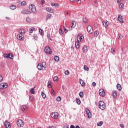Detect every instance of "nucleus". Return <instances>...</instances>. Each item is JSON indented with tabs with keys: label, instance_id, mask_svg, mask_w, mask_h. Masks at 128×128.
Listing matches in <instances>:
<instances>
[{
	"label": "nucleus",
	"instance_id": "nucleus-1",
	"mask_svg": "<svg viewBox=\"0 0 128 128\" xmlns=\"http://www.w3.org/2000/svg\"><path fill=\"white\" fill-rule=\"evenodd\" d=\"M20 33L17 35V38L19 40H24V35H22V34L26 32V30L24 29L20 30Z\"/></svg>",
	"mask_w": 128,
	"mask_h": 128
},
{
	"label": "nucleus",
	"instance_id": "nucleus-2",
	"mask_svg": "<svg viewBox=\"0 0 128 128\" xmlns=\"http://www.w3.org/2000/svg\"><path fill=\"white\" fill-rule=\"evenodd\" d=\"M98 108H100V110H104L106 108V104H104V101L102 100L99 101Z\"/></svg>",
	"mask_w": 128,
	"mask_h": 128
},
{
	"label": "nucleus",
	"instance_id": "nucleus-3",
	"mask_svg": "<svg viewBox=\"0 0 128 128\" xmlns=\"http://www.w3.org/2000/svg\"><path fill=\"white\" fill-rule=\"evenodd\" d=\"M42 68H46V62H42V64H38V70H42Z\"/></svg>",
	"mask_w": 128,
	"mask_h": 128
},
{
	"label": "nucleus",
	"instance_id": "nucleus-4",
	"mask_svg": "<svg viewBox=\"0 0 128 128\" xmlns=\"http://www.w3.org/2000/svg\"><path fill=\"white\" fill-rule=\"evenodd\" d=\"M50 116L52 118H54V120H58V116H60L58 112H54L50 114Z\"/></svg>",
	"mask_w": 128,
	"mask_h": 128
},
{
	"label": "nucleus",
	"instance_id": "nucleus-5",
	"mask_svg": "<svg viewBox=\"0 0 128 128\" xmlns=\"http://www.w3.org/2000/svg\"><path fill=\"white\" fill-rule=\"evenodd\" d=\"M4 56L5 58H10V60L14 59V55L12 53L4 54Z\"/></svg>",
	"mask_w": 128,
	"mask_h": 128
},
{
	"label": "nucleus",
	"instance_id": "nucleus-6",
	"mask_svg": "<svg viewBox=\"0 0 128 128\" xmlns=\"http://www.w3.org/2000/svg\"><path fill=\"white\" fill-rule=\"evenodd\" d=\"M30 10H32V12L33 14H36V6L34 4H32L30 6H29Z\"/></svg>",
	"mask_w": 128,
	"mask_h": 128
},
{
	"label": "nucleus",
	"instance_id": "nucleus-7",
	"mask_svg": "<svg viewBox=\"0 0 128 128\" xmlns=\"http://www.w3.org/2000/svg\"><path fill=\"white\" fill-rule=\"evenodd\" d=\"M44 52L46 54H52V49L50 46H46L44 48Z\"/></svg>",
	"mask_w": 128,
	"mask_h": 128
},
{
	"label": "nucleus",
	"instance_id": "nucleus-8",
	"mask_svg": "<svg viewBox=\"0 0 128 128\" xmlns=\"http://www.w3.org/2000/svg\"><path fill=\"white\" fill-rule=\"evenodd\" d=\"M16 124L18 126H20V128H22V126H24V122H22V120H18L16 122Z\"/></svg>",
	"mask_w": 128,
	"mask_h": 128
},
{
	"label": "nucleus",
	"instance_id": "nucleus-9",
	"mask_svg": "<svg viewBox=\"0 0 128 128\" xmlns=\"http://www.w3.org/2000/svg\"><path fill=\"white\" fill-rule=\"evenodd\" d=\"M85 110L86 114L88 116V118H92V113H90V110L88 108H86Z\"/></svg>",
	"mask_w": 128,
	"mask_h": 128
},
{
	"label": "nucleus",
	"instance_id": "nucleus-10",
	"mask_svg": "<svg viewBox=\"0 0 128 128\" xmlns=\"http://www.w3.org/2000/svg\"><path fill=\"white\" fill-rule=\"evenodd\" d=\"M4 126L5 128H12V126H10V122H8V120H6L4 122Z\"/></svg>",
	"mask_w": 128,
	"mask_h": 128
},
{
	"label": "nucleus",
	"instance_id": "nucleus-11",
	"mask_svg": "<svg viewBox=\"0 0 128 128\" xmlns=\"http://www.w3.org/2000/svg\"><path fill=\"white\" fill-rule=\"evenodd\" d=\"M87 30L89 34H92V32H94V30L92 29V26H87Z\"/></svg>",
	"mask_w": 128,
	"mask_h": 128
},
{
	"label": "nucleus",
	"instance_id": "nucleus-12",
	"mask_svg": "<svg viewBox=\"0 0 128 128\" xmlns=\"http://www.w3.org/2000/svg\"><path fill=\"white\" fill-rule=\"evenodd\" d=\"M77 42H82L84 40V36L82 35L78 34L76 37Z\"/></svg>",
	"mask_w": 128,
	"mask_h": 128
},
{
	"label": "nucleus",
	"instance_id": "nucleus-13",
	"mask_svg": "<svg viewBox=\"0 0 128 128\" xmlns=\"http://www.w3.org/2000/svg\"><path fill=\"white\" fill-rule=\"evenodd\" d=\"M8 88V84L6 83H1L0 84V89L6 88Z\"/></svg>",
	"mask_w": 128,
	"mask_h": 128
},
{
	"label": "nucleus",
	"instance_id": "nucleus-14",
	"mask_svg": "<svg viewBox=\"0 0 128 128\" xmlns=\"http://www.w3.org/2000/svg\"><path fill=\"white\" fill-rule=\"evenodd\" d=\"M21 14H32V12L28 11L27 10H23Z\"/></svg>",
	"mask_w": 128,
	"mask_h": 128
},
{
	"label": "nucleus",
	"instance_id": "nucleus-15",
	"mask_svg": "<svg viewBox=\"0 0 128 128\" xmlns=\"http://www.w3.org/2000/svg\"><path fill=\"white\" fill-rule=\"evenodd\" d=\"M99 94L100 96H104L106 93L104 92V90L102 89H100L99 90Z\"/></svg>",
	"mask_w": 128,
	"mask_h": 128
},
{
	"label": "nucleus",
	"instance_id": "nucleus-16",
	"mask_svg": "<svg viewBox=\"0 0 128 128\" xmlns=\"http://www.w3.org/2000/svg\"><path fill=\"white\" fill-rule=\"evenodd\" d=\"M102 24L104 28H106L108 26V24H110V22H108V20L104 21L102 22Z\"/></svg>",
	"mask_w": 128,
	"mask_h": 128
},
{
	"label": "nucleus",
	"instance_id": "nucleus-17",
	"mask_svg": "<svg viewBox=\"0 0 128 128\" xmlns=\"http://www.w3.org/2000/svg\"><path fill=\"white\" fill-rule=\"evenodd\" d=\"M28 108V106L24 104L22 106H21L20 110H22V112H25L26 110Z\"/></svg>",
	"mask_w": 128,
	"mask_h": 128
},
{
	"label": "nucleus",
	"instance_id": "nucleus-18",
	"mask_svg": "<svg viewBox=\"0 0 128 128\" xmlns=\"http://www.w3.org/2000/svg\"><path fill=\"white\" fill-rule=\"evenodd\" d=\"M50 18H52V14H47L46 19V22H48V20H50Z\"/></svg>",
	"mask_w": 128,
	"mask_h": 128
},
{
	"label": "nucleus",
	"instance_id": "nucleus-19",
	"mask_svg": "<svg viewBox=\"0 0 128 128\" xmlns=\"http://www.w3.org/2000/svg\"><path fill=\"white\" fill-rule=\"evenodd\" d=\"M118 20L120 22H122V23L124 22V20H122V16L121 15L118 16Z\"/></svg>",
	"mask_w": 128,
	"mask_h": 128
},
{
	"label": "nucleus",
	"instance_id": "nucleus-20",
	"mask_svg": "<svg viewBox=\"0 0 128 128\" xmlns=\"http://www.w3.org/2000/svg\"><path fill=\"white\" fill-rule=\"evenodd\" d=\"M79 82L82 86H86V84L84 83V82L82 79L79 80Z\"/></svg>",
	"mask_w": 128,
	"mask_h": 128
},
{
	"label": "nucleus",
	"instance_id": "nucleus-21",
	"mask_svg": "<svg viewBox=\"0 0 128 128\" xmlns=\"http://www.w3.org/2000/svg\"><path fill=\"white\" fill-rule=\"evenodd\" d=\"M112 96L114 98H116V97L118 96V94H116V90L113 91Z\"/></svg>",
	"mask_w": 128,
	"mask_h": 128
},
{
	"label": "nucleus",
	"instance_id": "nucleus-22",
	"mask_svg": "<svg viewBox=\"0 0 128 128\" xmlns=\"http://www.w3.org/2000/svg\"><path fill=\"white\" fill-rule=\"evenodd\" d=\"M82 50L84 52H88V46L86 45L84 46Z\"/></svg>",
	"mask_w": 128,
	"mask_h": 128
},
{
	"label": "nucleus",
	"instance_id": "nucleus-23",
	"mask_svg": "<svg viewBox=\"0 0 128 128\" xmlns=\"http://www.w3.org/2000/svg\"><path fill=\"white\" fill-rule=\"evenodd\" d=\"M75 46L76 48H80V42H78V41L76 42Z\"/></svg>",
	"mask_w": 128,
	"mask_h": 128
},
{
	"label": "nucleus",
	"instance_id": "nucleus-24",
	"mask_svg": "<svg viewBox=\"0 0 128 128\" xmlns=\"http://www.w3.org/2000/svg\"><path fill=\"white\" fill-rule=\"evenodd\" d=\"M116 88L118 90L120 91L122 90V86L120 85V84H117Z\"/></svg>",
	"mask_w": 128,
	"mask_h": 128
},
{
	"label": "nucleus",
	"instance_id": "nucleus-25",
	"mask_svg": "<svg viewBox=\"0 0 128 128\" xmlns=\"http://www.w3.org/2000/svg\"><path fill=\"white\" fill-rule=\"evenodd\" d=\"M47 86L49 88H52V84L50 83V82L48 81V82Z\"/></svg>",
	"mask_w": 128,
	"mask_h": 128
},
{
	"label": "nucleus",
	"instance_id": "nucleus-26",
	"mask_svg": "<svg viewBox=\"0 0 128 128\" xmlns=\"http://www.w3.org/2000/svg\"><path fill=\"white\" fill-rule=\"evenodd\" d=\"M52 6H55V8H58V4L55 3V4H51Z\"/></svg>",
	"mask_w": 128,
	"mask_h": 128
},
{
	"label": "nucleus",
	"instance_id": "nucleus-27",
	"mask_svg": "<svg viewBox=\"0 0 128 128\" xmlns=\"http://www.w3.org/2000/svg\"><path fill=\"white\" fill-rule=\"evenodd\" d=\"M34 30H36V28H34V27H32L31 28H30V29L29 30V32L30 34H32V32H34Z\"/></svg>",
	"mask_w": 128,
	"mask_h": 128
},
{
	"label": "nucleus",
	"instance_id": "nucleus-28",
	"mask_svg": "<svg viewBox=\"0 0 128 128\" xmlns=\"http://www.w3.org/2000/svg\"><path fill=\"white\" fill-rule=\"evenodd\" d=\"M30 94H34L36 93V92H34V88H32L30 90Z\"/></svg>",
	"mask_w": 128,
	"mask_h": 128
},
{
	"label": "nucleus",
	"instance_id": "nucleus-29",
	"mask_svg": "<svg viewBox=\"0 0 128 128\" xmlns=\"http://www.w3.org/2000/svg\"><path fill=\"white\" fill-rule=\"evenodd\" d=\"M46 10L47 12H52V8H46Z\"/></svg>",
	"mask_w": 128,
	"mask_h": 128
},
{
	"label": "nucleus",
	"instance_id": "nucleus-30",
	"mask_svg": "<svg viewBox=\"0 0 128 128\" xmlns=\"http://www.w3.org/2000/svg\"><path fill=\"white\" fill-rule=\"evenodd\" d=\"M76 101L78 104H80V100L78 98H76Z\"/></svg>",
	"mask_w": 128,
	"mask_h": 128
},
{
	"label": "nucleus",
	"instance_id": "nucleus-31",
	"mask_svg": "<svg viewBox=\"0 0 128 128\" xmlns=\"http://www.w3.org/2000/svg\"><path fill=\"white\" fill-rule=\"evenodd\" d=\"M16 6L14 5V4H12L10 6V9L12 10H16Z\"/></svg>",
	"mask_w": 128,
	"mask_h": 128
},
{
	"label": "nucleus",
	"instance_id": "nucleus-32",
	"mask_svg": "<svg viewBox=\"0 0 128 128\" xmlns=\"http://www.w3.org/2000/svg\"><path fill=\"white\" fill-rule=\"evenodd\" d=\"M54 60H55V62H58V60H60V58L58 57V56H54Z\"/></svg>",
	"mask_w": 128,
	"mask_h": 128
},
{
	"label": "nucleus",
	"instance_id": "nucleus-33",
	"mask_svg": "<svg viewBox=\"0 0 128 128\" xmlns=\"http://www.w3.org/2000/svg\"><path fill=\"white\" fill-rule=\"evenodd\" d=\"M84 70H86V72H88V70H90V68L86 65L84 66Z\"/></svg>",
	"mask_w": 128,
	"mask_h": 128
},
{
	"label": "nucleus",
	"instance_id": "nucleus-34",
	"mask_svg": "<svg viewBox=\"0 0 128 128\" xmlns=\"http://www.w3.org/2000/svg\"><path fill=\"white\" fill-rule=\"evenodd\" d=\"M103 124H104V122H102V121H100V122H98L97 123V126H102V125Z\"/></svg>",
	"mask_w": 128,
	"mask_h": 128
},
{
	"label": "nucleus",
	"instance_id": "nucleus-35",
	"mask_svg": "<svg viewBox=\"0 0 128 128\" xmlns=\"http://www.w3.org/2000/svg\"><path fill=\"white\" fill-rule=\"evenodd\" d=\"M41 94L43 98H46V94H44V92H41Z\"/></svg>",
	"mask_w": 128,
	"mask_h": 128
},
{
	"label": "nucleus",
	"instance_id": "nucleus-36",
	"mask_svg": "<svg viewBox=\"0 0 128 128\" xmlns=\"http://www.w3.org/2000/svg\"><path fill=\"white\" fill-rule=\"evenodd\" d=\"M38 30L41 36H42V34H44V30H42V28H39Z\"/></svg>",
	"mask_w": 128,
	"mask_h": 128
},
{
	"label": "nucleus",
	"instance_id": "nucleus-37",
	"mask_svg": "<svg viewBox=\"0 0 128 128\" xmlns=\"http://www.w3.org/2000/svg\"><path fill=\"white\" fill-rule=\"evenodd\" d=\"M51 94H52V96H56V92H54V89L51 90Z\"/></svg>",
	"mask_w": 128,
	"mask_h": 128
},
{
	"label": "nucleus",
	"instance_id": "nucleus-38",
	"mask_svg": "<svg viewBox=\"0 0 128 128\" xmlns=\"http://www.w3.org/2000/svg\"><path fill=\"white\" fill-rule=\"evenodd\" d=\"M79 96H80V98H84V92H80L79 93Z\"/></svg>",
	"mask_w": 128,
	"mask_h": 128
},
{
	"label": "nucleus",
	"instance_id": "nucleus-39",
	"mask_svg": "<svg viewBox=\"0 0 128 128\" xmlns=\"http://www.w3.org/2000/svg\"><path fill=\"white\" fill-rule=\"evenodd\" d=\"M122 38H124V36H122V34H118V40H122Z\"/></svg>",
	"mask_w": 128,
	"mask_h": 128
},
{
	"label": "nucleus",
	"instance_id": "nucleus-40",
	"mask_svg": "<svg viewBox=\"0 0 128 128\" xmlns=\"http://www.w3.org/2000/svg\"><path fill=\"white\" fill-rule=\"evenodd\" d=\"M98 34H99L98 32L95 31L94 32V36H98Z\"/></svg>",
	"mask_w": 128,
	"mask_h": 128
},
{
	"label": "nucleus",
	"instance_id": "nucleus-41",
	"mask_svg": "<svg viewBox=\"0 0 128 128\" xmlns=\"http://www.w3.org/2000/svg\"><path fill=\"white\" fill-rule=\"evenodd\" d=\"M123 8H124V4H122V3L120 4L119 5V8L120 10H122Z\"/></svg>",
	"mask_w": 128,
	"mask_h": 128
},
{
	"label": "nucleus",
	"instance_id": "nucleus-42",
	"mask_svg": "<svg viewBox=\"0 0 128 128\" xmlns=\"http://www.w3.org/2000/svg\"><path fill=\"white\" fill-rule=\"evenodd\" d=\"M26 22H31V20H30V18H26Z\"/></svg>",
	"mask_w": 128,
	"mask_h": 128
},
{
	"label": "nucleus",
	"instance_id": "nucleus-43",
	"mask_svg": "<svg viewBox=\"0 0 128 128\" xmlns=\"http://www.w3.org/2000/svg\"><path fill=\"white\" fill-rule=\"evenodd\" d=\"M54 82H58V76H54Z\"/></svg>",
	"mask_w": 128,
	"mask_h": 128
},
{
	"label": "nucleus",
	"instance_id": "nucleus-44",
	"mask_svg": "<svg viewBox=\"0 0 128 128\" xmlns=\"http://www.w3.org/2000/svg\"><path fill=\"white\" fill-rule=\"evenodd\" d=\"M59 33L60 34H64V32H62V28L59 29Z\"/></svg>",
	"mask_w": 128,
	"mask_h": 128
},
{
	"label": "nucleus",
	"instance_id": "nucleus-45",
	"mask_svg": "<svg viewBox=\"0 0 128 128\" xmlns=\"http://www.w3.org/2000/svg\"><path fill=\"white\" fill-rule=\"evenodd\" d=\"M34 40H38V34H34Z\"/></svg>",
	"mask_w": 128,
	"mask_h": 128
},
{
	"label": "nucleus",
	"instance_id": "nucleus-46",
	"mask_svg": "<svg viewBox=\"0 0 128 128\" xmlns=\"http://www.w3.org/2000/svg\"><path fill=\"white\" fill-rule=\"evenodd\" d=\"M72 26L73 28H76V21L72 22Z\"/></svg>",
	"mask_w": 128,
	"mask_h": 128
},
{
	"label": "nucleus",
	"instance_id": "nucleus-47",
	"mask_svg": "<svg viewBox=\"0 0 128 128\" xmlns=\"http://www.w3.org/2000/svg\"><path fill=\"white\" fill-rule=\"evenodd\" d=\"M61 100H62V98L60 96H58L56 98L57 102H60Z\"/></svg>",
	"mask_w": 128,
	"mask_h": 128
},
{
	"label": "nucleus",
	"instance_id": "nucleus-48",
	"mask_svg": "<svg viewBox=\"0 0 128 128\" xmlns=\"http://www.w3.org/2000/svg\"><path fill=\"white\" fill-rule=\"evenodd\" d=\"M64 74H66V76H68V74H70V72H68V70H66L64 72Z\"/></svg>",
	"mask_w": 128,
	"mask_h": 128
},
{
	"label": "nucleus",
	"instance_id": "nucleus-49",
	"mask_svg": "<svg viewBox=\"0 0 128 128\" xmlns=\"http://www.w3.org/2000/svg\"><path fill=\"white\" fill-rule=\"evenodd\" d=\"M26 2L23 1L21 2V6H26Z\"/></svg>",
	"mask_w": 128,
	"mask_h": 128
},
{
	"label": "nucleus",
	"instance_id": "nucleus-50",
	"mask_svg": "<svg viewBox=\"0 0 128 128\" xmlns=\"http://www.w3.org/2000/svg\"><path fill=\"white\" fill-rule=\"evenodd\" d=\"M29 100L31 102H33L34 101V98H32V96H29Z\"/></svg>",
	"mask_w": 128,
	"mask_h": 128
},
{
	"label": "nucleus",
	"instance_id": "nucleus-51",
	"mask_svg": "<svg viewBox=\"0 0 128 128\" xmlns=\"http://www.w3.org/2000/svg\"><path fill=\"white\" fill-rule=\"evenodd\" d=\"M82 22H85V23H86V22H88V21L86 20V18H83V19H82Z\"/></svg>",
	"mask_w": 128,
	"mask_h": 128
},
{
	"label": "nucleus",
	"instance_id": "nucleus-52",
	"mask_svg": "<svg viewBox=\"0 0 128 128\" xmlns=\"http://www.w3.org/2000/svg\"><path fill=\"white\" fill-rule=\"evenodd\" d=\"M62 128H70V126L68 124H66Z\"/></svg>",
	"mask_w": 128,
	"mask_h": 128
},
{
	"label": "nucleus",
	"instance_id": "nucleus-53",
	"mask_svg": "<svg viewBox=\"0 0 128 128\" xmlns=\"http://www.w3.org/2000/svg\"><path fill=\"white\" fill-rule=\"evenodd\" d=\"M111 52L112 53V54H114L115 52H116V50H114V48H112L111 49Z\"/></svg>",
	"mask_w": 128,
	"mask_h": 128
},
{
	"label": "nucleus",
	"instance_id": "nucleus-54",
	"mask_svg": "<svg viewBox=\"0 0 128 128\" xmlns=\"http://www.w3.org/2000/svg\"><path fill=\"white\" fill-rule=\"evenodd\" d=\"M47 36H48V38L49 40H52L50 38V34H48Z\"/></svg>",
	"mask_w": 128,
	"mask_h": 128
},
{
	"label": "nucleus",
	"instance_id": "nucleus-55",
	"mask_svg": "<svg viewBox=\"0 0 128 128\" xmlns=\"http://www.w3.org/2000/svg\"><path fill=\"white\" fill-rule=\"evenodd\" d=\"M64 32L66 33L68 32V29H66V28H64Z\"/></svg>",
	"mask_w": 128,
	"mask_h": 128
},
{
	"label": "nucleus",
	"instance_id": "nucleus-56",
	"mask_svg": "<svg viewBox=\"0 0 128 128\" xmlns=\"http://www.w3.org/2000/svg\"><path fill=\"white\" fill-rule=\"evenodd\" d=\"M2 80H3L2 76V75H0V82H2Z\"/></svg>",
	"mask_w": 128,
	"mask_h": 128
},
{
	"label": "nucleus",
	"instance_id": "nucleus-57",
	"mask_svg": "<svg viewBox=\"0 0 128 128\" xmlns=\"http://www.w3.org/2000/svg\"><path fill=\"white\" fill-rule=\"evenodd\" d=\"M44 2H46L44 1V0H42L40 1V4H44Z\"/></svg>",
	"mask_w": 128,
	"mask_h": 128
},
{
	"label": "nucleus",
	"instance_id": "nucleus-58",
	"mask_svg": "<svg viewBox=\"0 0 128 128\" xmlns=\"http://www.w3.org/2000/svg\"><path fill=\"white\" fill-rule=\"evenodd\" d=\"M92 84L93 86H96V82H93Z\"/></svg>",
	"mask_w": 128,
	"mask_h": 128
},
{
	"label": "nucleus",
	"instance_id": "nucleus-59",
	"mask_svg": "<svg viewBox=\"0 0 128 128\" xmlns=\"http://www.w3.org/2000/svg\"><path fill=\"white\" fill-rule=\"evenodd\" d=\"M120 126L122 128H124V124H120Z\"/></svg>",
	"mask_w": 128,
	"mask_h": 128
},
{
	"label": "nucleus",
	"instance_id": "nucleus-60",
	"mask_svg": "<svg viewBox=\"0 0 128 128\" xmlns=\"http://www.w3.org/2000/svg\"><path fill=\"white\" fill-rule=\"evenodd\" d=\"M70 128H76V127H75L74 126V125H71V126H70Z\"/></svg>",
	"mask_w": 128,
	"mask_h": 128
},
{
	"label": "nucleus",
	"instance_id": "nucleus-61",
	"mask_svg": "<svg viewBox=\"0 0 128 128\" xmlns=\"http://www.w3.org/2000/svg\"><path fill=\"white\" fill-rule=\"evenodd\" d=\"M6 20H10V18L9 17H6Z\"/></svg>",
	"mask_w": 128,
	"mask_h": 128
},
{
	"label": "nucleus",
	"instance_id": "nucleus-62",
	"mask_svg": "<svg viewBox=\"0 0 128 128\" xmlns=\"http://www.w3.org/2000/svg\"><path fill=\"white\" fill-rule=\"evenodd\" d=\"M78 2V4H80L82 2V1L80 0H77Z\"/></svg>",
	"mask_w": 128,
	"mask_h": 128
},
{
	"label": "nucleus",
	"instance_id": "nucleus-63",
	"mask_svg": "<svg viewBox=\"0 0 128 128\" xmlns=\"http://www.w3.org/2000/svg\"><path fill=\"white\" fill-rule=\"evenodd\" d=\"M69 30H72V26H70L69 27Z\"/></svg>",
	"mask_w": 128,
	"mask_h": 128
},
{
	"label": "nucleus",
	"instance_id": "nucleus-64",
	"mask_svg": "<svg viewBox=\"0 0 128 128\" xmlns=\"http://www.w3.org/2000/svg\"><path fill=\"white\" fill-rule=\"evenodd\" d=\"M75 128H80V126L77 125V126H76Z\"/></svg>",
	"mask_w": 128,
	"mask_h": 128
}]
</instances>
